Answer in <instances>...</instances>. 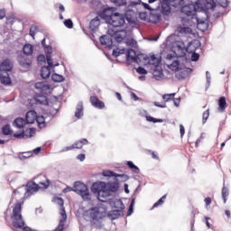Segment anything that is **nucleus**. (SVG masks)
I'll use <instances>...</instances> for the list:
<instances>
[{
	"label": "nucleus",
	"mask_w": 231,
	"mask_h": 231,
	"mask_svg": "<svg viewBox=\"0 0 231 231\" xmlns=\"http://www.w3.org/2000/svg\"><path fill=\"white\" fill-rule=\"evenodd\" d=\"M35 89L39 93L35 94L34 100L37 104L42 106H48V94L50 93V84L46 81L36 82L34 85Z\"/></svg>",
	"instance_id": "f257e3e1"
},
{
	"label": "nucleus",
	"mask_w": 231,
	"mask_h": 231,
	"mask_svg": "<svg viewBox=\"0 0 231 231\" xmlns=\"http://www.w3.org/2000/svg\"><path fill=\"white\" fill-rule=\"evenodd\" d=\"M151 70L152 71V78L155 80H164L165 74H163V66L162 65V56L152 54L149 60Z\"/></svg>",
	"instance_id": "f03ea898"
},
{
	"label": "nucleus",
	"mask_w": 231,
	"mask_h": 231,
	"mask_svg": "<svg viewBox=\"0 0 231 231\" xmlns=\"http://www.w3.org/2000/svg\"><path fill=\"white\" fill-rule=\"evenodd\" d=\"M74 192L79 194V196H80L84 201L91 200V193L89 192L88 185L81 181H76L74 183Z\"/></svg>",
	"instance_id": "7ed1b4c3"
},
{
	"label": "nucleus",
	"mask_w": 231,
	"mask_h": 231,
	"mask_svg": "<svg viewBox=\"0 0 231 231\" xmlns=\"http://www.w3.org/2000/svg\"><path fill=\"white\" fill-rule=\"evenodd\" d=\"M191 45H189L188 48L185 47V43L181 41H177L171 42V51L174 53V55L178 58L185 57L187 53H189V50Z\"/></svg>",
	"instance_id": "20e7f679"
},
{
	"label": "nucleus",
	"mask_w": 231,
	"mask_h": 231,
	"mask_svg": "<svg viewBox=\"0 0 231 231\" xmlns=\"http://www.w3.org/2000/svg\"><path fill=\"white\" fill-rule=\"evenodd\" d=\"M41 189V186L39 184L29 181L26 186L23 185L22 187H19L17 189H14V194H23L24 193V196L28 194H33V192H37Z\"/></svg>",
	"instance_id": "39448f33"
},
{
	"label": "nucleus",
	"mask_w": 231,
	"mask_h": 231,
	"mask_svg": "<svg viewBox=\"0 0 231 231\" xmlns=\"http://www.w3.org/2000/svg\"><path fill=\"white\" fill-rule=\"evenodd\" d=\"M115 205L116 208L120 209H113L108 212L107 216L112 221H115V219H118V217H124V208H125V206L124 205V202H122V200H116Z\"/></svg>",
	"instance_id": "423d86ee"
},
{
	"label": "nucleus",
	"mask_w": 231,
	"mask_h": 231,
	"mask_svg": "<svg viewBox=\"0 0 231 231\" xmlns=\"http://www.w3.org/2000/svg\"><path fill=\"white\" fill-rule=\"evenodd\" d=\"M56 201L60 207V214L61 216V219L60 220L58 226L55 228V231H64V223H66V219H68L66 208H64V199L62 198H57Z\"/></svg>",
	"instance_id": "0eeeda50"
},
{
	"label": "nucleus",
	"mask_w": 231,
	"mask_h": 231,
	"mask_svg": "<svg viewBox=\"0 0 231 231\" xmlns=\"http://www.w3.org/2000/svg\"><path fill=\"white\" fill-rule=\"evenodd\" d=\"M109 20L108 24H111L114 28H120L125 24V15L120 13H115L112 17H109Z\"/></svg>",
	"instance_id": "6e6552de"
},
{
	"label": "nucleus",
	"mask_w": 231,
	"mask_h": 231,
	"mask_svg": "<svg viewBox=\"0 0 231 231\" xmlns=\"http://www.w3.org/2000/svg\"><path fill=\"white\" fill-rule=\"evenodd\" d=\"M42 46L44 48V51L46 53V60H47V64H49L50 68H55L59 66V63L53 64V60H51V45H46V38H43L42 40Z\"/></svg>",
	"instance_id": "1a4fd4ad"
},
{
	"label": "nucleus",
	"mask_w": 231,
	"mask_h": 231,
	"mask_svg": "<svg viewBox=\"0 0 231 231\" xmlns=\"http://www.w3.org/2000/svg\"><path fill=\"white\" fill-rule=\"evenodd\" d=\"M108 35L113 37L116 42H122L127 37V30L122 29L119 31H116L115 29L113 30H108Z\"/></svg>",
	"instance_id": "9d476101"
},
{
	"label": "nucleus",
	"mask_w": 231,
	"mask_h": 231,
	"mask_svg": "<svg viewBox=\"0 0 231 231\" xmlns=\"http://www.w3.org/2000/svg\"><path fill=\"white\" fill-rule=\"evenodd\" d=\"M106 208L102 207H98V208L96 207L91 208L90 217L94 221H100V219H102L103 217H106Z\"/></svg>",
	"instance_id": "9b49d317"
},
{
	"label": "nucleus",
	"mask_w": 231,
	"mask_h": 231,
	"mask_svg": "<svg viewBox=\"0 0 231 231\" xmlns=\"http://www.w3.org/2000/svg\"><path fill=\"white\" fill-rule=\"evenodd\" d=\"M199 11L198 7H196L195 5H185L180 8V12L184 14V15H187L188 17H193V15H196V12Z\"/></svg>",
	"instance_id": "f8f14e48"
},
{
	"label": "nucleus",
	"mask_w": 231,
	"mask_h": 231,
	"mask_svg": "<svg viewBox=\"0 0 231 231\" xmlns=\"http://www.w3.org/2000/svg\"><path fill=\"white\" fill-rule=\"evenodd\" d=\"M116 10V8H115V7H106V8H105L99 14L100 19H104V21H106L109 24V23L111 22V20H109V17H113V15H115V11Z\"/></svg>",
	"instance_id": "ddd939ff"
},
{
	"label": "nucleus",
	"mask_w": 231,
	"mask_h": 231,
	"mask_svg": "<svg viewBox=\"0 0 231 231\" xmlns=\"http://www.w3.org/2000/svg\"><path fill=\"white\" fill-rule=\"evenodd\" d=\"M102 175L105 178H120L121 181H128V180H129V175L115 173V171H109V170L104 171Z\"/></svg>",
	"instance_id": "4468645a"
},
{
	"label": "nucleus",
	"mask_w": 231,
	"mask_h": 231,
	"mask_svg": "<svg viewBox=\"0 0 231 231\" xmlns=\"http://www.w3.org/2000/svg\"><path fill=\"white\" fill-rule=\"evenodd\" d=\"M190 73H192V69L190 68L179 69L175 74V77L178 79V80H185V79L190 77Z\"/></svg>",
	"instance_id": "2eb2a0df"
},
{
	"label": "nucleus",
	"mask_w": 231,
	"mask_h": 231,
	"mask_svg": "<svg viewBox=\"0 0 231 231\" xmlns=\"http://www.w3.org/2000/svg\"><path fill=\"white\" fill-rule=\"evenodd\" d=\"M216 9V1L214 0H205L204 4H201V7H199L200 12H208L209 10L211 12H214Z\"/></svg>",
	"instance_id": "dca6fc26"
},
{
	"label": "nucleus",
	"mask_w": 231,
	"mask_h": 231,
	"mask_svg": "<svg viewBox=\"0 0 231 231\" xmlns=\"http://www.w3.org/2000/svg\"><path fill=\"white\" fill-rule=\"evenodd\" d=\"M162 15H169L171 14V4L169 0H160V5L157 8H160Z\"/></svg>",
	"instance_id": "f3484780"
},
{
	"label": "nucleus",
	"mask_w": 231,
	"mask_h": 231,
	"mask_svg": "<svg viewBox=\"0 0 231 231\" xmlns=\"http://www.w3.org/2000/svg\"><path fill=\"white\" fill-rule=\"evenodd\" d=\"M140 57H143V54L136 56V51L130 49L127 51L126 54V60L129 62V60H133V62H142V60Z\"/></svg>",
	"instance_id": "a211bd4d"
},
{
	"label": "nucleus",
	"mask_w": 231,
	"mask_h": 231,
	"mask_svg": "<svg viewBox=\"0 0 231 231\" xmlns=\"http://www.w3.org/2000/svg\"><path fill=\"white\" fill-rule=\"evenodd\" d=\"M99 42L102 44V46L108 48V50H111V48H113V37L111 35L101 36L99 38Z\"/></svg>",
	"instance_id": "6ab92c4d"
},
{
	"label": "nucleus",
	"mask_w": 231,
	"mask_h": 231,
	"mask_svg": "<svg viewBox=\"0 0 231 231\" xmlns=\"http://www.w3.org/2000/svg\"><path fill=\"white\" fill-rule=\"evenodd\" d=\"M0 69L2 71H5V73H8V71H12L14 69V62H12V60L5 59L1 64H0Z\"/></svg>",
	"instance_id": "aec40b11"
},
{
	"label": "nucleus",
	"mask_w": 231,
	"mask_h": 231,
	"mask_svg": "<svg viewBox=\"0 0 231 231\" xmlns=\"http://www.w3.org/2000/svg\"><path fill=\"white\" fill-rule=\"evenodd\" d=\"M90 104L93 107H96V109H104L106 107V104L98 99L97 96L90 97Z\"/></svg>",
	"instance_id": "412c9836"
},
{
	"label": "nucleus",
	"mask_w": 231,
	"mask_h": 231,
	"mask_svg": "<svg viewBox=\"0 0 231 231\" xmlns=\"http://www.w3.org/2000/svg\"><path fill=\"white\" fill-rule=\"evenodd\" d=\"M17 61L22 68H24V69H30V68H32V60L28 58L19 56Z\"/></svg>",
	"instance_id": "4be33fe9"
},
{
	"label": "nucleus",
	"mask_w": 231,
	"mask_h": 231,
	"mask_svg": "<svg viewBox=\"0 0 231 231\" xmlns=\"http://www.w3.org/2000/svg\"><path fill=\"white\" fill-rule=\"evenodd\" d=\"M150 20L154 24H156V23H160V21H162V13L158 12V9H153L150 13Z\"/></svg>",
	"instance_id": "5701e85b"
},
{
	"label": "nucleus",
	"mask_w": 231,
	"mask_h": 231,
	"mask_svg": "<svg viewBox=\"0 0 231 231\" xmlns=\"http://www.w3.org/2000/svg\"><path fill=\"white\" fill-rule=\"evenodd\" d=\"M37 118V112L34 110H30L25 115V122L26 124H35Z\"/></svg>",
	"instance_id": "b1692460"
},
{
	"label": "nucleus",
	"mask_w": 231,
	"mask_h": 231,
	"mask_svg": "<svg viewBox=\"0 0 231 231\" xmlns=\"http://www.w3.org/2000/svg\"><path fill=\"white\" fill-rule=\"evenodd\" d=\"M109 196H111V192L108 191L106 185L105 184V187H103V189L99 191V194H97V198L99 199V201H106L105 199L106 198H109Z\"/></svg>",
	"instance_id": "393cba45"
},
{
	"label": "nucleus",
	"mask_w": 231,
	"mask_h": 231,
	"mask_svg": "<svg viewBox=\"0 0 231 231\" xmlns=\"http://www.w3.org/2000/svg\"><path fill=\"white\" fill-rule=\"evenodd\" d=\"M104 187H106V183L105 182H94L92 184V187H91V190L94 194H97L99 195L100 194V191L104 189Z\"/></svg>",
	"instance_id": "a878e982"
},
{
	"label": "nucleus",
	"mask_w": 231,
	"mask_h": 231,
	"mask_svg": "<svg viewBox=\"0 0 231 231\" xmlns=\"http://www.w3.org/2000/svg\"><path fill=\"white\" fill-rule=\"evenodd\" d=\"M106 189L110 192H118V189H120V183H118V179H116L114 182H108L106 185Z\"/></svg>",
	"instance_id": "bb28decb"
},
{
	"label": "nucleus",
	"mask_w": 231,
	"mask_h": 231,
	"mask_svg": "<svg viewBox=\"0 0 231 231\" xmlns=\"http://www.w3.org/2000/svg\"><path fill=\"white\" fill-rule=\"evenodd\" d=\"M100 26V16H96L89 23L90 32H97V29Z\"/></svg>",
	"instance_id": "cd10ccee"
},
{
	"label": "nucleus",
	"mask_w": 231,
	"mask_h": 231,
	"mask_svg": "<svg viewBox=\"0 0 231 231\" xmlns=\"http://www.w3.org/2000/svg\"><path fill=\"white\" fill-rule=\"evenodd\" d=\"M75 116L79 119L84 116V104L82 103V101H79L76 106Z\"/></svg>",
	"instance_id": "c85d7f7f"
},
{
	"label": "nucleus",
	"mask_w": 231,
	"mask_h": 231,
	"mask_svg": "<svg viewBox=\"0 0 231 231\" xmlns=\"http://www.w3.org/2000/svg\"><path fill=\"white\" fill-rule=\"evenodd\" d=\"M227 106H228V105L226 104V97H220L219 99H218V111H219V113H225V109H226Z\"/></svg>",
	"instance_id": "c756f323"
},
{
	"label": "nucleus",
	"mask_w": 231,
	"mask_h": 231,
	"mask_svg": "<svg viewBox=\"0 0 231 231\" xmlns=\"http://www.w3.org/2000/svg\"><path fill=\"white\" fill-rule=\"evenodd\" d=\"M26 124H27L26 119L22 117H17L16 119H14L13 125L14 127H16V129H23V127H24Z\"/></svg>",
	"instance_id": "7c9ffc66"
},
{
	"label": "nucleus",
	"mask_w": 231,
	"mask_h": 231,
	"mask_svg": "<svg viewBox=\"0 0 231 231\" xmlns=\"http://www.w3.org/2000/svg\"><path fill=\"white\" fill-rule=\"evenodd\" d=\"M49 67H42L41 69V77L46 80V79H50V76L51 75V71L50 69V68L51 69V67H50V65H48Z\"/></svg>",
	"instance_id": "2f4dec72"
},
{
	"label": "nucleus",
	"mask_w": 231,
	"mask_h": 231,
	"mask_svg": "<svg viewBox=\"0 0 231 231\" xmlns=\"http://www.w3.org/2000/svg\"><path fill=\"white\" fill-rule=\"evenodd\" d=\"M2 134H4V136H11V134H14V130H12L10 125H5L2 127Z\"/></svg>",
	"instance_id": "473e14b6"
},
{
	"label": "nucleus",
	"mask_w": 231,
	"mask_h": 231,
	"mask_svg": "<svg viewBox=\"0 0 231 231\" xmlns=\"http://www.w3.org/2000/svg\"><path fill=\"white\" fill-rule=\"evenodd\" d=\"M126 165L127 167H129L130 170H132L134 174H140V168H138V166H136L134 162H133L132 161H128L126 162Z\"/></svg>",
	"instance_id": "72a5a7b5"
},
{
	"label": "nucleus",
	"mask_w": 231,
	"mask_h": 231,
	"mask_svg": "<svg viewBox=\"0 0 231 231\" xmlns=\"http://www.w3.org/2000/svg\"><path fill=\"white\" fill-rule=\"evenodd\" d=\"M23 52L24 55H32L33 53V45L27 43L23 48Z\"/></svg>",
	"instance_id": "f704fd0d"
},
{
	"label": "nucleus",
	"mask_w": 231,
	"mask_h": 231,
	"mask_svg": "<svg viewBox=\"0 0 231 231\" xmlns=\"http://www.w3.org/2000/svg\"><path fill=\"white\" fill-rule=\"evenodd\" d=\"M168 68L171 69V71H177L180 69V60H175L171 64L168 65Z\"/></svg>",
	"instance_id": "c9c22d12"
},
{
	"label": "nucleus",
	"mask_w": 231,
	"mask_h": 231,
	"mask_svg": "<svg viewBox=\"0 0 231 231\" xmlns=\"http://www.w3.org/2000/svg\"><path fill=\"white\" fill-rule=\"evenodd\" d=\"M51 80H53V82H64L65 79L64 76L54 73L51 75Z\"/></svg>",
	"instance_id": "e433bc0d"
},
{
	"label": "nucleus",
	"mask_w": 231,
	"mask_h": 231,
	"mask_svg": "<svg viewBox=\"0 0 231 231\" xmlns=\"http://www.w3.org/2000/svg\"><path fill=\"white\" fill-rule=\"evenodd\" d=\"M171 6L173 8H180L183 5V0H169Z\"/></svg>",
	"instance_id": "4c0bfd02"
},
{
	"label": "nucleus",
	"mask_w": 231,
	"mask_h": 231,
	"mask_svg": "<svg viewBox=\"0 0 231 231\" xmlns=\"http://www.w3.org/2000/svg\"><path fill=\"white\" fill-rule=\"evenodd\" d=\"M0 80L4 86H10L12 84V79H10V76H2Z\"/></svg>",
	"instance_id": "58836bf2"
},
{
	"label": "nucleus",
	"mask_w": 231,
	"mask_h": 231,
	"mask_svg": "<svg viewBox=\"0 0 231 231\" xmlns=\"http://www.w3.org/2000/svg\"><path fill=\"white\" fill-rule=\"evenodd\" d=\"M35 122H37L38 126L40 127V129H42V126L44 125V124H46V119L42 116H36V121Z\"/></svg>",
	"instance_id": "ea45409f"
},
{
	"label": "nucleus",
	"mask_w": 231,
	"mask_h": 231,
	"mask_svg": "<svg viewBox=\"0 0 231 231\" xmlns=\"http://www.w3.org/2000/svg\"><path fill=\"white\" fill-rule=\"evenodd\" d=\"M37 32H39V26L32 24L30 28V35L31 37H32V39H35V33H37Z\"/></svg>",
	"instance_id": "a19ab883"
},
{
	"label": "nucleus",
	"mask_w": 231,
	"mask_h": 231,
	"mask_svg": "<svg viewBox=\"0 0 231 231\" xmlns=\"http://www.w3.org/2000/svg\"><path fill=\"white\" fill-rule=\"evenodd\" d=\"M135 201H136V199H132L131 204H130L129 208H128V211H127V214H126L127 217L132 216L133 212H134V203H135Z\"/></svg>",
	"instance_id": "79ce46f5"
},
{
	"label": "nucleus",
	"mask_w": 231,
	"mask_h": 231,
	"mask_svg": "<svg viewBox=\"0 0 231 231\" xmlns=\"http://www.w3.org/2000/svg\"><path fill=\"white\" fill-rule=\"evenodd\" d=\"M167 199V195H163L158 202H155L152 206V208H156L165 203V199Z\"/></svg>",
	"instance_id": "37998d69"
},
{
	"label": "nucleus",
	"mask_w": 231,
	"mask_h": 231,
	"mask_svg": "<svg viewBox=\"0 0 231 231\" xmlns=\"http://www.w3.org/2000/svg\"><path fill=\"white\" fill-rule=\"evenodd\" d=\"M33 134H35V128H29L24 132L25 138H32Z\"/></svg>",
	"instance_id": "c03bdc74"
},
{
	"label": "nucleus",
	"mask_w": 231,
	"mask_h": 231,
	"mask_svg": "<svg viewBox=\"0 0 231 231\" xmlns=\"http://www.w3.org/2000/svg\"><path fill=\"white\" fill-rule=\"evenodd\" d=\"M173 97H176V93L164 94L162 96V99L164 102H171V100H172Z\"/></svg>",
	"instance_id": "a18cd8bd"
},
{
	"label": "nucleus",
	"mask_w": 231,
	"mask_h": 231,
	"mask_svg": "<svg viewBox=\"0 0 231 231\" xmlns=\"http://www.w3.org/2000/svg\"><path fill=\"white\" fill-rule=\"evenodd\" d=\"M195 51H196V50L189 51V53H192L191 54V60H192V62H198V60H199V54L196 53Z\"/></svg>",
	"instance_id": "49530a36"
},
{
	"label": "nucleus",
	"mask_w": 231,
	"mask_h": 231,
	"mask_svg": "<svg viewBox=\"0 0 231 231\" xmlns=\"http://www.w3.org/2000/svg\"><path fill=\"white\" fill-rule=\"evenodd\" d=\"M217 3L219 6H222V8H228V5H230L228 0H217Z\"/></svg>",
	"instance_id": "de8ad7c7"
},
{
	"label": "nucleus",
	"mask_w": 231,
	"mask_h": 231,
	"mask_svg": "<svg viewBox=\"0 0 231 231\" xmlns=\"http://www.w3.org/2000/svg\"><path fill=\"white\" fill-rule=\"evenodd\" d=\"M14 138H17V140H23V138H25L24 136V131L22 132H16L13 134Z\"/></svg>",
	"instance_id": "09e8293b"
},
{
	"label": "nucleus",
	"mask_w": 231,
	"mask_h": 231,
	"mask_svg": "<svg viewBox=\"0 0 231 231\" xmlns=\"http://www.w3.org/2000/svg\"><path fill=\"white\" fill-rule=\"evenodd\" d=\"M208 116H210V112L208 109L202 115V124H207V120H208Z\"/></svg>",
	"instance_id": "8fccbe9b"
},
{
	"label": "nucleus",
	"mask_w": 231,
	"mask_h": 231,
	"mask_svg": "<svg viewBox=\"0 0 231 231\" xmlns=\"http://www.w3.org/2000/svg\"><path fill=\"white\" fill-rule=\"evenodd\" d=\"M206 89H208L210 88V80H211V76L209 71H206Z\"/></svg>",
	"instance_id": "3c124183"
},
{
	"label": "nucleus",
	"mask_w": 231,
	"mask_h": 231,
	"mask_svg": "<svg viewBox=\"0 0 231 231\" xmlns=\"http://www.w3.org/2000/svg\"><path fill=\"white\" fill-rule=\"evenodd\" d=\"M122 53H124V50H120V49H114L113 50V57H115L116 59L120 57V55H122Z\"/></svg>",
	"instance_id": "603ef678"
},
{
	"label": "nucleus",
	"mask_w": 231,
	"mask_h": 231,
	"mask_svg": "<svg viewBox=\"0 0 231 231\" xmlns=\"http://www.w3.org/2000/svg\"><path fill=\"white\" fill-rule=\"evenodd\" d=\"M189 5H194L199 10L201 8V0H189Z\"/></svg>",
	"instance_id": "864d4df0"
},
{
	"label": "nucleus",
	"mask_w": 231,
	"mask_h": 231,
	"mask_svg": "<svg viewBox=\"0 0 231 231\" xmlns=\"http://www.w3.org/2000/svg\"><path fill=\"white\" fill-rule=\"evenodd\" d=\"M64 25L66 26V28L71 30V28H73V21H71V19H67L64 21Z\"/></svg>",
	"instance_id": "5fc2aeb1"
},
{
	"label": "nucleus",
	"mask_w": 231,
	"mask_h": 231,
	"mask_svg": "<svg viewBox=\"0 0 231 231\" xmlns=\"http://www.w3.org/2000/svg\"><path fill=\"white\" fill-rule=\"evenodd\" d=\"M226 196H228V189H226L224 187L222 189V198H223L224 203H226Z\"/></svg>",
	"instance_id": "6e6d98bb"
},
{
	"label": "nucleus",
	"mask_w": 231,
	"mask_h": 231,
	"mask_svg": "<svg viewBox=\"0 0 231 231\" xmlns=\"http://www.w3.org/2000/svg\"><path fill=\"white\" fill-rule=\"evenodd\" d=\"M126 44H127V46H136V44H138V42L134 39L130 38V39L126 40Z\"/></svg>",
	"instance_id": "4d7b16f0"
},
{
	"label": "nucleus",
	"mask_w": 231,
	"mask_h": 231,
	"mask_svg": "<svg viewBox=\"0 0 231 231\" xmlns=\"http://www.w3.org/2000/svg\"><path fill=\"white\" fill-rule=\"evenodd\" d=\"M40 185H42V189H48L51 185V180L47 179L45 182H40Z\"/></svg>",
	"instance_id": "13d9d810"
},
{
	"label": "nucleus",
	"mask_w": 231,
	"mask_h": 231,
	"mask_svg": "<svg viewBox=\"0 0 231 231\" xmlns=\"http://www.w3.org/2000/svg\"><path fill=\"white\" fill-rule=\"evenodd\" d=\"M136 71L139 73V75H147V69H145L143 67H138Z\"/></svg>",
	"instance_id": "bf43d9fd"
},
{
	"label": "nucleus",
	"mask_w": 231,
	"mask_h": 231,
	"mask_svg": "<svg viewBox=\"0 0 231 231\" xmlns=\"http://www.w3.org/2000/svg\"><path fill=\"white\" fill-rule=\"evenodd\" d=\"M180 33H192V29L190 27H181Z\"/></svg>",
	"instance_id": "052dcab7"
},
{
	"label": "nucleus",
	"mask_w": 231,
	"mask_h": 231,
	"mask_svg": "<svg viewBox=\"0 0 231 231\" xmlns=\"http://www.w3.org/2000/svg\"><path fill=\"white\" fill-rule=\"evenodd\" d=\"M173 101V104L176 107H180V103L181 102V98L178 97V98H172L171 99Z\"/></svg>",
	"instance_id": "680f3d73"
},
{
	"label": "nucleus",
	"mask_w": 231,
	"mask_h": 231,
	"mask_svg": "<svg viewBox=\"0 0 231 231\" xmlns=\"http://www.w3.org/2000/svg\"><path fill=\"white\" fill-rule=\"evenodd\" d=\"M38 62H46V56L44 54H40L37 57Z\"/></svg>",
	"instance_id": "e2e57ef3"
},
{
	"label": "nucleus",
	"mask_w": 231,
	"mask_h": 231,
	"mask_svg": "<svg viewBox=\"0 0 231 231\" xmlns=\"http://www.w3.org/2000/svg\"><path fill=\"white\" fill-rule=\"evenodd\" d=\"M72 145H73L74 149H82V147H83L82 143H80L79 141L74 143Z\"/></svg>",
	"instance_id": "0e129e2a"
},
{
	"label": "nucleus",
	"mask_w": 231,
	"mask_h": 231,
	"mask_svg": "<svg viewBox=\"0 0 231 231\" xmlns=\"http://www.w3.org/2000/svg\"><path fill=\"white\" fill-rule=\"evenodd\" d=\"M180 138H183L185 135V126L183 125H180Z\"/></svg>",
	"instance_id": "69168bd1"
},
{
	"label": "nucleus",
	"mask_w": 231,
	"mask_h": 231,
	"mask_svg": "<svg viewBox=\"0 0 231 231\" xmlns=\"http://www.w3.org/2000/svg\"><path fill=\"white\" fill-rule=\"evenodd\" d=\"M143 6L145 10H149L150 12H152L154 8L151 7L149 4L147 3H143Z\"/></svg>",
	"instance_id": "338daca9"
},
{
	"label": "nucleus",
	"mask_w": 231,
	"mask_h": 231,
	"mask_svg": "<svg viewBox=\"0 0 231 231\" xmlns=\"http://www.w3.org/2000/svg\"><path fill=\"white\" fill-rule=\"evenodd\" d=\"M77 160H79V162H84L86 160V154L80 153L77 156Z\"/></svg>",
	"instance_id": "774afa93"
}]
</instances>
